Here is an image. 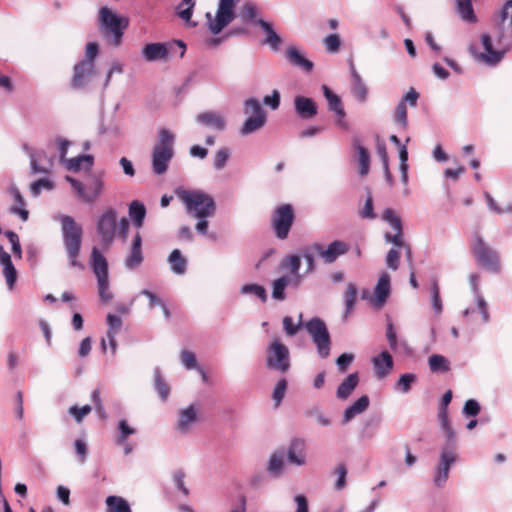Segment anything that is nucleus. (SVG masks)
I'll list each match as a JSON object with an SVG mask.
<instances>
[{
	"label": "nucleus",
	"instance_id": "a18cd8bd",
	"mask_svg": "<svg viewBox=\"0 0 512 512\" xmlns=\"http://www.w3.org/2000/svg\"><path fill=\"white\" fill-rule=\"evenodd\" d=\"M457 11L464 21L474 22L476 20L472 0H457Z\"/></svg>",
	"mask_w": 512,
	"mask_h": 512
},
{
	"label": "nucleus",
	"instance_id": "338daca9",
	"mask_svg": "<svg viewBox=\"0 0 512 512\" xmlns=\"http://www.w3.org/2000/svg\"><path fill=\"white\" fill-rule=\"evenodd\" d=\"M323 42L328 52L336 53L340 49L341 40L338 34L328 35Z\"/></svg>",
	"mask_w": 512,
	"mask_h": 512
},
{
	"label": "nucleus",
	"instance_id": "79ce46f5",
	"mask_svg": "<svg viewBox=\"0 0 512 512\" xmlns=\"http://www.w3.org/2000/svg\"><path fill=\"white\" fill-rule=\"evenodd\" d=\"M107 512H132L129 503L120 496L106 498Z\"/></svg>",
	"mask_w": 512,
	"mask_h": 512
},
{
	"label": "nucleus",
	"instance_id": "13d9d810",
	"mask_svg": "<svg viewBox=\"0 0 512 512\" xmlns=\"http://www.w3.org/2000/svg\"><path fill=\"white\" fill-rule=\"evenodd\" d=\"M230 157V151L228 148H220L216 151L214 156V168L216 170H222Z\"/></svg>",
	"mask_w": 512,
	"mask_h": 512
},
{
	"label": "nucleus",
	"instance_id": "774afa93",
	"mask_svg": "<svg viewBox=\"0 0 512 512\" xmlns=\"http://www.w3.org/2000/svg\"><path fill=\"white\" fill-rule=\"evenodd\" d=\"M400 253L396 248H391L386 256V264L389 269L397 270L399 268Z\"/></svg>",
	"mask_w": 512,
	"mask_h": 512
},
{
	"label": "nucleus",
	"instance_id": "72a5a7b5",
	"mask_svg": "<svg viewBox=\"0 0 512 512\" xmlns=\"http://www.w3.org/2000/svg\"><path fill=\"white\" fill-rule=\"evenodd\" d=\"M359 377L357 373L348 375L339 385L336 391V396L339 399H347L358 385Z\"/></svg>",
	"mask_w": 512,
	"mask_h": 512
},
{
	"label": "nucleus",
	"instance_id": "4468645a",
	"mask_svg": "<svg viewBox=\"0 0 512 512\" xmlns=\"http://www.w3.org/2000/svg\"><path fill=\"white\" fill-rule=\"evenodd\" d=\"M457 453L453 448L444 447L441 450L440 461L436 467L434 475V485L441 488L445 485L449 478V471L451 466L457 460Z\"/></svg>",
	"mask_w": 512,
	"mask_h": 512
},
{
	"label": "nucleus",
	"instance_id": "a878e982",
	"mask_svg": "<svg viewBox=\"0 0 512 512\" xmlns=\"http://www.w3.org/2000/svg\"><path fill=\"white\" fill-rule=\"evenodd\" d=\"M287 459L291 464L303 466L306 464L305 442L301 439H294L287 450Z\"/></svg>",
	"mask_w": 512,
	"mask_h": 512
},
{
	"label": "nucleus",
	"instance_id": "052dcab7",
	"mask_svg": "<svg viewBox=\"0 0 512 512\" xmlns=\"http://www.w3.org/2000/svg\"><path fill=\"white\" fill-rule=\"evenodd\" d=\"M195 5L194 0H182L178 6V15L185 21H189L192 16L193 7Z\"/></svg>",
	"mask_w": 512,
	"mask_h": 512
},
{
	"label": "nucleus",
	"instance_id": "8fccbe9b",
	"mask_svg": "<svg viewBox=\"0 0 512 512\" xmlns=\"http://www.w3.org/2000/svg\"><path fill=\"white\" fill-rule=\"evenodd\" d=\"M54 188V184L48 178H41L30 185V193L33 197H38L43 189L52 190Z\"/></svg>",
	"mask_w": 512,
	"mask_h": 512
},
{
	"label": "nucleus",
	"instance_id": "5701e85b",
	"mask_svg": "<svg viewBox=\"0 0 512 512\" xmlns=\"http://www.w3.org/2000/svg\"><path fill=\"white\" fill-rule=\"evenodd\" d=\"M285 57L290 65L298 67L304 72L309 73L313 70V62L307 59L296 46H289L285 52Z\"/></svg>",
	"mask_w": 512,
	"mask_h": 512
},
{
	"label": "nucleus",
	"instance_id": "5fc2aeb1",
	"mask_svg": "<svg viewBox=\"0 0 512 512\" xmlns=\"http://www.w3.org/2000/svg\"><path fill=\"white\" fill-rule=\"evenodd\" d=\"M394 120L403 129L407 128V125H408L407 106L404 104V102H399L398 105L396 106Z\"/></svg>",
	"mask_w": 512,
	"mask_h": 512
},
{
	"label": "nucleus",
	"instance_id": "9b49d317",
	"mask_svg": "<svg viewBox=\"0 0 512 512\" xmlns=\"http://www.w3.org/2000/svg\"><path fill=\"white\" fill-rule=\"evenodd\" d=\"M237 0H219L216 15L206 13L208 28L211 33L218 34L228 26L235 18L234 6Z\"/></svg>",
	"mask_w": 512,
	"mask_h": 512
},
{
	"label": "nucleus",
	"instance_id": "4d7b16f0",
	"mask_svg": "<svg viewBox=\"0 0 512 512\" xmlns=\"http://www.w3.org/2000/svg\"><path fill=\"white\" fill-rule=\"evenodd\" d=\"M239 16L245 22L254 21V20L256 21L257 20L256 19V16H257L256 6L251 2L245 3L240 10Z\"/></svg>",
	"mask_w": 512,
	"mask_h": 512
},
{
	"label": "nucleus",
	"instance_id": "a211bd4d",
	"mask_svg": "<svg viewBox=\"0 0 512 512\" xmlns=\"http://www.w3.org/2000/svg\"><path fill=\"white\" fill-rule=\"evenodd\" d=\"M294 110L299 118L310 120L317 115L318 106L312 98L297 95L294 98Z\"/></svg>",
	"mask_w": 512,
	"mask_h": 512
},
{
	"label": "nucleus",
	"instance_id": "bf43d9fd",
	"mask_svg": "<svg viewBox=\"0 0 512 512\" xmlns=\"http://www.w3.org/2000/svg\"><path fill=\"white\" fill-rule=\"evenodd\" d=\"M4 235L11 243V249L15 257L22 258V249L18 235L14 231H5Z\"/></svg>",
	"mask_w": 512,
	"mask_h": 512
},
{
	"label": "nucleus",
	"instance_id": "603ef678",
	"mask_svg": "<svg viewBox=\"0 0 512 512\" xmlns=\"http://www.w3.org/2000/svg\"><path fill=\"white\" fill-rule=\"evenodd\" d=\"M119 435L117 437V444L122 445L126 442L128 436L136 433V430L129 426L126 420H120L118 423Z\"/></svg>",
	"mask_w": 512,
	"mask_h": 512
},
{
	"label": "nucleus",
	"instance_id": "f257e3e1",
	"mask_svg": "<svg viewBox=\"0 0 512 512\" xmlns=\"http://www.w3.org/2000/svg\"><path fill=\"white\" fill-rule=\"evenodd\" d=\"M175 195L185 206L187 214L197 219L196 231L201 235L208 232V218L216 212L214 198L203 190L177 188Z\"/></svg>",
	"mask_w": 512,
	"mask_h": 512
},
{
	"label": "nucleus",
	"instance_id": "c9c22d12",
	"mask_svg": "<svg viewBox=\"0 0 512 512\" xmlns=\"http://www.w3.org/2000/svg\"><path fill=\"white\" fill-rule=\"evenodd\" d=\"M168 263L172 272L176 275H183L187 270V260L178 249H174L170 253Z\"/></svg>",
	"mask_w": 512,
	"mask_h": 512
},
{
	"label": "nucleus",
	"instance_id": "a19ab883",
	"mask_svg": "<svg viewBox=\"0 0 512 512\" xmlns=\"http://www.w3.org/2000/svg\"><path fill=\"white\" fill-rule=\"evenodd\" d=\"M285 466L284 461V455L282 452H275L272 453L269 462L267 470L270 474H272L274 477H279L282 475L283 470Z\"/></svg>",
	"mask_w": 512,
	"mask_h": 512
},
{
	"label": "nucleus",
	"instance_id": "37998d69",
	"mask_svg": "<svg viewBox=\"0 0 512 512\" xmlns=\"http://www.w3.org/2000/svg\"><path fill=\"white\" fill-rule=\"evenodd\" d=\"M428 364L431 372H447L450 370V362L440 354H433L428 358Z\"/></svg>",
	"mask_w": 512,
	"mask_h": 512
},
{
	"label": "nucleus",
	"instance_id": "c756f323",
	"mask_svg": "<svg viewBox=\"0 0 512 512\" xmlns=\"http://www.w3.org/2000/svg\"><path fill=\"white\" fill-rule=\"evenodd\" d=\"M94 164V157L89 154L79 155L77 157L65 160V166L68 170L78 172L80 170L89 171Z\"/></svg>",
	"mask_w": 512,
	"mask_h": 512
},
{
	"label": "nucleus",
	"instance_id": "6ab92c4d",
	"mask_svg": "<svg viewBox=\"0 0 512 512\" xmlns=\"http://www.w3.org/2000/svg\"><path fill=\"white\" fill-rule=\"evenodd\" d=\"M390 295V276L387 273H382L378 278L377 284L374 289V296L371 299V305L380 309L386 303Z\"/></svg>",
	"mask_w": 512,
	"mask_h": 512
},
{
	"label": "nucleus",
	"instance_id": "4c0bfd02",
	"mask_svg": "<svg viewBox=\"0 0 512 512\" xmlns=\"http://www.w3.org/2000/svg\"><path fill=\"white\" fill-rule=\"evenodd\" d=\"M358 289L354 283H348L346 290L344 292V305L345 311L343 314V320L346 321L349 314L354 309L356 299H357Z\"/></svg>",
	"mask_w": 512,
	"mask_h": 512
},
{
	"label": "nucleus",
	"instance_id": "58836bf2",
	"mask_svg": "<svg viewBox=\"0 0 512 512\" xmlns=\"http://www.w3.org/2000/svg\"><path fill=\"white\" fill-rule=\"evenodd\" d=\"M29 157L31 174H49L50 166H44L41 164L42 160L46 158L44 151L30 153Z\"/></svg>",
	"mask_w": 512,
	"mask_h": 512
},
{
	"label": "nucleus",
	"instance_id": "473e14b6",
	"mask_svg": "<svg viewBox=\"0 0 512 512\" xmlns=\"http://www.w3.org/2000/svg\"><path fill=\"white\" fill-rule=\"evenodd\" d=\"M9 192L15 201V205L11 208V212L19 215L22 221H26L28 219L29 212L25 209L26 203L21 192L15 185L10 186Z\"/></svg>",
	"mask_w": 512,
	"mask_h": 512
},
{
	"label": "nucleus",
	"instance_id": "393cba45",
	"mask_svg": "<svg viewBox=\"0 0 512 512\" xmlns=\"http://www.w3.org/2000/svg\"><path fill=\"white\" fill-rule=\"evenodd\" d=\"M352 146L355 151V159L359 165L358 173L362 177L366 176L370 170V154L358 138L353 139Z\"/></svg>",
	"mask_w": 512,
	"mask_h": 512
},
{
	"label": "nucleus",
	"instance_id": "2f4dec72",
	"mask_svg": "<svg viewBox=\"0 0 512 512\" xmlns=\"http://www.w3.org/2000/svg\"><path fill=\"white\" fill-rule=\"evenodd\" d=\"M323 95L328 102V108L334 112L337 117L344 118L345 111L342 105V101L338 95H336L327 85L322 86Z\"/></svg>",
	"mask_w": 512,
	"mask_h": 512
},
{
	"label": "nucleus",
	"instance_id": "9d476101",
	"mask_svg": "<svg viewBox=\"0 0 512 512\" xmlns=\"http://www.w3.org/2000/svg\"><path fill=\"white\" fill-rule=\"evenodd\" d=\"M176 48L180 49L179 56L182 58L186 51V45L181 40L167 43L156 42L146 44L142 49V56L148 62L162 61L166 60L174 53Z\"/></svg>",
	"mask_w": 512,
	"mask_h": 512
},
{
	"label": "nucleus",
	"instance_id": "7ed1b4c3",
	"mask_svg": "<svg viewBox=\"0 0 512 512\" xmlns=\"http://www.w3.org/2000/svg\"><path fill=\"white\" fill-rule=\"evenodd\" d=\"M175 135L166 128L158 132V139L152 149L151 166L156 175L164 174L174 157Z\"/></svg>",
	"mask_w": 512,
	"mask_h": 512
},
{
	"label": "nucleus",
	"instance_id": "0eeeda50",
	"mask_svg": "<svg viewBox=\"0 0 512 512\" xmlns=\"http://www.w3.org/2000/svg\"><path fill=\"white\" fill-rule=\"evenodd\" d=\"M90 264L97 279L100 300L107 303L113 298V294L110 290L108 262L96 247L92 248Z\"/></svg>",
	"mask_w": 512,
	"mask_h": 512
},
{
	"label": "nucleus",
	"instance_id": "3c124183",
	"mask_svg": "<svg viewBox=\"0 0 512 512\" xmlns=\"http://www.w3.org/2000/svg\"><path fill=\"white\" fill-rule=\"evenodd\" d=\"M1 266L3 267V275L5 277L6 284L8 288L12 290L17 280V270L12 261Z\"/></svg>",
	"mask_w": 512,
	"mask_h": 512
},
{
	"label": "nucleus",
	"instance_id": "cd10ccee",
	"mask_svg": "<svg viewBox=\"0 0 512 512\" xmlns=\"http://www.w3.org/2000/svg\"><path fill=\"white\" fill-rule=\"evenodd\" d=\"M372 363L379 378L385 377L393 368V358L388 351L375 356Z\"/></svg>",
	"mask_w": 512,
	"mask_h": 512
},
{
	"label": "nucleus",
	"instance_id": "0e129e2a",
	"mask_svg": "<svg viewBox=\"0 0 512 512\" xmlns=\"http://www.w3.org/2000/svg\"><path fill=\"white\" fill-rule=\"evenodd\" d=\"M304 324L305 323L302 321H298L297 324H294L293 319L290 316H285L283 318V328H284L286 335H288V336L296 335L297 332L299 331V329L301 327H304Z\"/></svg>",
	"mask_w": 512,
	"mask_h": 512
},
{
	"label": "nucleus",
	"instance_id": "de8ad7c7",
	"mask_svg": "<svg viewBox=\"0 0 512 512\" xmlns=\"http://www.w3.org/2000/svg\"><path fill=\"white\" fill-rule=\"evenodd\" d=\"M244 114L248 117H256L261 115H266V112L262 108L260 102L255 98H248L244 101L243 104Z\"/></svg>",
	"mask_w": 512,
	"mask_h": 512
},
{
	"label": "nucleus",
	"instance_id": "e433bc0d",
	"mask_svg": "<svg viewBox=\"0 0 512 512\" xmlns=\"http://www.w3.org/2000/svg\"><path fill=\"white\" fill-rule=\"evenodd\" d=\"M288 285L293 286V280L290 276L283 275L272 282V298L277 301H283L286 298L285 289Z\"/></svg>",
	"mask_w": 512,
	"mask_h": 512
},
{
	"label": "nucleus",
	"instance_id": "423d86ee",
	"mask_svg": "<svg viewBox=\"0 0 512 512\" xmlns=\"http://www.w3.org/2000/svg\"><path fill=\"white\" fill-rule=\"evenodd\" d=\"M469 51L475 61L493 67L502 61L507 49L495 46L490 35L483 33L480 36V45H471Z\"/></svg>",
	"mask_w": 512,
	"mask_h": 512
},
{
	"label": "nucleus",
	"instance_id": "dca6fc26",
	"mask_svg": "<svg viewBox=\"0 0 512 512\" xmlns=\"http://www.w3.org/2000/svg\"><path fill=\"white\" fill-rule=\"evenodd\" d=\"M473 250L477 261L482 266L492 271L499 269V257L497 252L488 247L481 237L475 239Z\"/></svg>",
	"mask_w": 512,
	"mask_h": 512
},
{
	"label": "nucleus",
	"instance_id": "20e7f679",
	"mask_svg": "<svg viewBox=\"0 0 512 512\" xmlns=\"http://www.w3.org/2000/svg\"><path fill=\"white\" fill-rule=\"evenodd\" d=\"M117 216V211L114 208L109 207L97 219V233L102 242L106 245H110L113 242L117 232L122 240L125 241L127 238L129 222L125 217H122L118 221Z\"/></svg>",
	"mask_w": 512,
	"mask_h": 512
},
{
	"label": "nucleus",
	"instance_id": "7c9ffc66",
	"mask_svg": "<svg viewBox=\"0 0 512 512\" xmlns=\"http://www.w3.org/2000/svg\"><path fill=\"white\" fill-rule=\"evenodd\" d=\"M369 406V398L366 395L358 398L352 405L347 407L343 414L342 422L346 424L350 422L354 417L363 413Z\"/></svg>",
	"mask_w": 512,
	"mask_h": 512
},
{
	"label": "nucleus",
	"instance_id": "6e6552de",
	"mask_svg": "<svg viewBox=\"0 0 512 512\" xmlns=\"http://www.w3.org/2000/svg\"><path fill=\"white\" fill-rule=\"evenodd\" d=\"M304 328L315 344L319 357L326 359L331 351V336L324 320L313 317L305 322Z\"/></svg>",
	"mask_w": 512,
	"mask_h": 512
},
{
	"label": "nucleus",
	"instance_id": "f03ea898",
	"mask_svg": "<svg viewBox=\"0 0 512 512\" xmlns=\"http://www.w3.org/2000/svg\"><path fill=\"white\" fill-rule=\"evenodd\" d=\"M60 221L63 245L69 263L72 267L83 270L84 265L78 260L82 246L83 229L71 216L62 215Z\"/></svg>",
	"mask_w": 512,
	"mask_h": 512
},
{
	"label": "nucleus",
	"instance_id": "09e8293b",
	"mask_svg": "<svg viewBox=\"0 0 512 512\" xmlns=\"http://www.w3.org/2000/svg\"><path fill=\"white\" fill-rule=\"evenodd\" d=\"M315 254L317 253L313 249V244L302 250L300 257L306 263L305 274H311L315 271Z\"/></svg>",
	"mask_w": 512,
	"mask_h": 512
},
{
	"label": "nucleus",
	"instance_id": "f704fd0d",
	"mask_svg": "<svg viewBox=\"0 0 512 512\" xmlns=\"http://www.w3.org/2000/svg\"><path fill=\"white\" fill-rule=\"evenodd\" d=\"M266 121V115L247 117V119L244 121L240 128V134L243 136L250 135L264 127Z\"/></svg>",
	"mask_w": 512,
	"mask_h": 512
},
{
	"label": "nucleus",
	"instance_id": "bb28decb",
	"mask_svg": "<svg viewBox=\"0 0 512 512\" xmlns=\"http://www.w3.org/2000/svg\"><path fill=\"white\" fill-rule=\"evenodd\" d=\"M350 73L352 78L353 95L359 102L363 103L367 99L368 89L365 83L363 82L360 74L357 72L353 62L350 63Z\"/></svg>",
	"mask_w": 512,
	"mask_h": 512
},
{
	"label": "nucleus",
	"instance_id": "680f3d73",
	"mask_svg": "<svg viewBox=\"0 0 512 512\" xmlns=\"http://www.w3.org/2000/svg\"><path fill=\"white\" fill-rule=\"evenodd\" d=\"M180 360L182 365L188 370L198 368L196 355L191 351L183 350L180 354Z\"/></svg>",
	"mask_w": 512,
	"mask_h": 512
},
{
	"label": "nucleus",
	"instance_id": "412c9836",
	"mask_svg": "<svg viewBox=\"0 0 512 512\" xmlns=\"http://www.w3.org/2000/svg\"><path fill=\"white\" fill-rule=\"evenodd\" d=\"M256 23L260 26L265 35L262 40V44L267 45L272 51L277 52L283 42L281 36L275 31L270 22L263 19H257Z\"/></svg>",
	"mask_w": 512,
	"mask_h": 512
},
{
	"label": "nucleus",
	"instance_id": "864d4df0",
	"mask_svg": "<svg viewBox=\"0 0 512 512\" xmlns=\"http://www.w3.org/2000/svg\"><path fill=\"white\" fill-rule=\"evenodd\" d=\"M416 378V375L413 373H405L401 375L396 384V389H399L404 394L408 393L412 384L416 381Z\"/></svg>",
	"mask_w": 512,
	"mask_h": 512
},
{
	"label": "nucleus",
	"instance_id": "ea45409f",
	"mask_svg": "<svg viewBox=\"0 0 512 512\" xmlns=\"http://www.w3.org/2000/svg\"><path fill=\"white\" fill-rule=\"evenodd\" d=\"M129 217L134 222L135 226L139 229L143 226V222L146 216V208L145 206L135 200L132 201L129 205Z\"/></svg>",
	"mask_w": 512,
	"mask_h": 512
},
{
	"label": "nucleus",
	"instance_id": "c03bdc74",
	"mask_svg": "<svg viewBox=\"0 0 512 512\" xmlns=\"http://www.w3.org/2000/svg\"><path fill=\"white\" fill-rule=\"evenodd\" d=\"M240 293L243 295H252L260 299L263 303L267 301L266 289L259 284L249 283L241 287Z\"/></svg>",
	"mask_w": 512,
	"mask_h": 512
},
{
	"label": "nucleus",
	"instance_id": "e2e57ef3",
	"mask_svg": "<svg viewBox=\"0 0 512 512\" xmlns=\"http://www.w3.org/2000/svg\"><path fill=\"white\" fill-rule=\"evenodd\" d=\"M92 408L90 405H84L82 407L71 406L69 408V414L75 419L77 423H81L82 420L91 412Z\"/></svg>",
	"mask_w": 512,
	"mask_h": 512
},
{
	"label": "nucleus",
	"instance_id": "6e6d98bb",
	"mask_svg": "<svg viewBox=\"0 0 512 512\" xmlns=\"http://www.w3.org/2000/svg\"><path fill=\"white\" fill-rule=\"evenodd\" d=\"M334 473L337 476L334 488L337 491H341L346 487L347 468L344 464H339L335 468Z\"/></svg>",
	"mask_w": 512,
	"mask_h": 512
},
{
	"label": "nucleus",
	"instance_id": "aec40b11",
	"mask_svg": "<svg viewBox=\"0 0 512 512\" xmlns=\"http://www.w3.org/2000/svg\"><path fill=\"white\" fill-rule=\"evenodd\" d=\"M198 421V409L195 405H189L182 409L176 424V430L180 434H188Z\"/></svg>",
	"mask_w": 512,
	"mask_h": 512
},
{
	"label": "nucleus",
	"instance_id": "b1692460",
	"mask_svg": "<svg viewBox=\"0 0 512 512\" xmlns=\"http://www.w3.org/2000/svg\"><path fill=\"white\" fill-rule=\"evenodd\" d=\"M282 268L289 271L290 279L293 280V287L297 288L302 282L303 275L300 273L301 257L300 255H289L282 261Z\"/></svg>",
	"mask_w": 512,
	"mask_h": 512
},
{
	"label": "nucleus",
	"instance_id": "1a4fd4ad",
	"mask_svg": "<svg viewBox=\"0 0 512 512\" xmlns=\"http://www.w3.org/2000/svg\"><path fill=\"white\" fill-rule=\"evenodd\" d=\"M266 366L280 373H286L290 369L289 348L279 339H274L266 348Z\"/></svg>",
	"mask_w": 512,
	"mask_h": 512
},
{
	"label": "nucleus",
	"instance_id": "2eb2a0df",
	"mask_svg": "<svg viewBox=\"0 0 512 512\" xmlns=\"http://www.w3.org/2000/svg\"><path fill=\"white\" fill-rule=\"evenodd\" d=\"M313 249L326 264H331L348 253L350 245L342 240H334L326 248L320 243H313Z\"/></svg>",
	"mask_w": 512,
	"mask_h": 512
},
{
	"label": "nucleus",
	"instance_id": "ddd939ff",
	"mask_svg": "<svg viewBox=\"0 0 512 512\" xmlns=\"http://www.w3.org/2000/svg\"><path fill=\"white\" fill-rule=\"evenodd\" d=\"M294 221L293 209L285 204L278 207L272 217V227L278 239L284 240L288 237Z\"/></svg>",
	"mask_w": 512,
	"mask_h": 512
},
{
	"label": "nucleus",
	"instance_id": "4be33fe9",
	"mask_svg": "<svg viewBox=\"0 0 512 512\" xmlns=\"http://www.w3.org/2000/svg\"><path fill=\"white\" fill-rule=\"evenodd\" d=\"M143 259L142 238L140 233H136L133 237L129 254L125 259V267L128 270H134L142 264Z\"/></svg>",
	"mask_w": 512,
	"mask_h": 512
},
{
	"label": "nucleus",
	"instance_id": "39448f33",
	"mask_svg": "<svg viewBox=\"0 0 512 512\" xmlns=\"http://www.w3.org/2000/svg\"><path fill=\"white\" fill-rule=\"evenodd\" d=\"M99 24L109 43L113 46H119L129 20L127 17L120 16L110 8L103 6L99 10Z\"/></svg>",
	"mask_w": 512,
	"mask_h": 512
},
{
	"label": "nucleus",
	"instance_id": "f8f14e48",
	"mask_svg": "<svg viewBox=\"0 0 512 512\" xmlns=\"http://www.w3.org/2000/svg\"><path fill=\"white\" fill-rule=\"evenodd\" d=\"M77 196L85 203H94L102 193L104 182L101 175L94 176L90 186L87 188L82 182L70 176H66Z\"/></svg>",
	"mask_w": 512,
	"mask_h": 512
},
{
	"label": "nucleus",
	"instance_id": "69168bd1",
	"mask_svg": "<svg viewBox=\"0 0 512 512\" xmlns=\"http://www.w3.org/2000/svg\"><path fill=\"white\" fill-rule=\"evenodd\" d=\"M382 219L389 223L392 229H400L402 227L401 219L395 214V212L387 208L382 213Z\"/></svg>",
	"mask_w": 512,
	"mask_h": 512
},
{
	"label": "nucleus",
	"instance_id": "f3484780",
	"mask_svg": "<svg viewBox=\"0 0 512 512\" xmlns=\"http://www.w3.org/2000/svg\"><path fill=\"white\" fill-rule=\"evenodd\" d=\"M95 75V63L80 61L74 66V74L71 79V86L74 89L86 88Z\"/></svg>",
	"mask_w": 512,
	"mask_h": 512
},
{
	"label": "nucleus",
	"instance_id": "c85d7f7f",
	"mask_svg": "<svg viewBox=\"0 0 512 512\" xmlns=\"http://www.w3.org/2000/svg\"><path fill=\"white\" fill-rule=\"evenodd\" d=\"M196 121L200 124L212 127L218 131L225 129L226 122L224 117L217 112H204L200 113L196 117Z\"/></svg>",
	"mask_w": 512,
	"mask_h": 512
},
{
	"label": "nucleus",
	"instance_id": "49530a36",
	"mask_svg": "<svg viewBox=\"0 0 512 512\" xmlns=\"http://www.w3.org/2000/svg\"><path fill=\"white\" fill-rule=\"evenodd\" d=\"M154 387L161 400H167L170 394V387L162 378L159 368L154 370Z\"/></svg>",
	"mask_w": 512,
	"mask_h": 512
}]
</instances>
